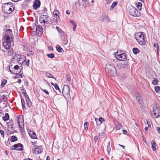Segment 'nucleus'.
Segmentation results:
<instances>
[{"mask_svg":"<svg viewBox=\"0 0 160 160\" xmlns=\"http://www.w3.org/2000/svg\"><path fill=\"white\" fill-rule=\"evenodd\" d=\"M18 125L20 128V131L21 132H23L24 129V124L23 119H22V120H21V121H20L19 120V118L18 120Z\"/></svg>","mask_w":160,"mask_h":160,"instance_id":"obj_14","label":"nucleus"},{"mask_svg":"<svg viewBox=\"0 0 160 160\" xmlns=\"http://www.w3.org/2000/svg\"><path fill=\"white\" fill-rule=\"evenodd\" d=\"M136 38L138 43L141 45H145L146 42L144 35L140 32L138 33L136 35Z\"/></svg>","mask_w":160,"mask_h":160,"instance_id":"obj_6","label":"nucleus"},{"mask_svg":"<svg viewBox=\"0 0 160 160\" xmlns=\"http://www.w3.org/2000/svg\"><path fill=\"white\" fill-rule=\"evenodd\" d=\"M21 70L20 69V71L18 72V71H15V70H14L13 71H12L10 69H9V71L11 72V73L12 74H13L14 75H17L19 74L20 72H21Z\"/></svg>","mask_w":160,"mask_h":160,"instance_id":"obj_31","label":"nucleus"},{"mask_svg":"<svg viewBox=\"0 0 160 160\" xmlns=\"http://www.w3.org/2000/svg\"><path fill=\"white\" fill-rule=\"evenodd\" d=\"M68 40L67 39H65V40H63V41H62V43L65 45L67 44L68 43Z\"/></svg>","mask_w":160,"mask_h":160,"instance_id":"obj_47","label":"nucleus"},{"mask_svg":"<svg viewBox=\"0 0 160 160\" xmlns=\"http://www.w3.org/2000/svg\"><path fill=\"white\" fill-rule=\"evenodd\" d=\"M154 47H157V51H158V49H159V46L158 45V43L156 44V43H155L154 44Z\"/></svg>","mask_w":160,"mask_h":160,"instance_id":"obj_53","label":"nucleus"},{"mask_svg":"<svg viewBox=\"0 0 160 160\" xmlns=\"http://www.w3.org/2000/svg\"><path fill=\"white\" fill-rule=\"evenodd\" d=\"M105 135V133L104 132L100 133L99 135V138H102L104 137Z\"/></svg>","mask_w":160,"mask_h":160,"instance_id":"obj_43","label":"nucleus"},{"mask_svg":"<svg viewBox=\"0 0 160 160\" xmlns=\"http://www.w3.org/2000/svg\"><path fill=\"white\" fill-rule=\"evenodd\" d=\"M59 13V12L56 10H55L53 12V14L55 17L57 19L59 18L58 14Z\"/></svg>","mask_w":160,"mask_h":160,"instance_id":"obj_23","label":"nucleus"},{"mask_svg":"<svg viewBox=\"0 0 160 160\" xmlns=\"http://www.w3.org/2000/svg\"><path fill=\"white\" fill-rule=\"evenodd\" d=\"M26 100L27 104L29 107H31L32 106V102L28 97L27 98H26Z\"/></svg>","mask_w":160,"mask_h":160,"instance_id":"obj_22","label":"nucleus"},{"mask_svg":"<svg viewBox=\"0 0 160 160\" xmlns=\"http://www.w3.org/2000/svg\"><path fill=\"white\" fill-rule=\"evenodd\" d=\"M89 123V122H86L84 123V127L85 130H87L88 128V124Z\"/></svg>","mask_w":160,"mask_h":160,"instance_id":"obj_44","label":"nucleus"},{"mask_svg":"<svg viewBox=\"0 0 160 160\" xmlns=\"http://www.w3.org/2000/svg\"><path fill=\"white\" fill-rule=\"evenodd\" d=\"M151 144L152 145V148L153 151H155L156 150V144L155 141L153 140H152L151 142Z\"/></svg>","mask_w":160,"mask_h":160,"instance_id":"obj_17","label":"nucleus"},{"mask_svg":"<svg viewBox=\"0 0 160 160\" xmlns=\"http://www.w3.org/2000/svg\"><path fill=\"white\" fill-rule=\"evenodd\" d=\"M51 84L52 85H53L54 86L55 88L57 90H58L59 91H60L59 87L57 83L54 84L53 82H52L51 83Z\"/></svg>","mask_w":160,"mask_h":160,"instance_id":"obj_30","label":"nucleus"},{"mask_svg":"<svg viewBox=\"0 0 160 160\" xmlns=\"http://www.w3.org/2000/svg\"><path fill=\"white\" fill-rule=\"evenodd\" d=\"M82 5L85 7H87L89 5L88 0H82Z\"/></svg>","mask_w":160,"mask_h":160,"instance_id":"obj_21","label":"nucleus"},{"mask_svg":"<svg viewBox=\"0 0 160 160\" xmlns=\"http://www.w3.org/2000/svg\"><path fill=\"white\" fill-rule=\"evenodd\" d=\"M105 70L109 77H113L116 75V69L114 65L111 63H109L106 65Z\"/></svg>","mask_w":160,"mask_h":160,"instance_id":"obj_2","label":"nucleus"},{"mask_svg":"<svg viewBox=\"0 0 160 160\" xmlns=\"http://www.w3.org/2000/svg\"><path fill=\"white\" fill-rule=\"evenodd\" d=\"M107 151L108 152V154H109L110 152L111 151V147H110V142H108V144L107 146Z\"/></svg>","mask_w":160,"mask_h":160,"instance_id":"obj_29","label":"nucleus"},{"mask_svg":"<svg viewBox=\"0 0 160 160\" xmlns=\"http://www.w3.org/2000/svg\"><path fill=\"white\" fill-rule=\"evenodd\" d=\"M154 88L155 90L157 93H158L160 92V87L159 86H156Z\"/></svg>","mask_w":160,"mask_h":160,"instance_id":"obj_38","label":"nucleus"},{"mask_svg":"<svg viewBox=\"0 0 160 160\" xmlns=\"http://www.w3.org/2000/svg\"><path fill=\"white\" fill-rule=\"evenodd\" d=\"M132 51L134 54H137L139 52L140 50L138 48H134L132 49Z\"/></svg>","mask_w":160,"mask_h":160,"instance_id":"obj_28","label":"nucleus"},{"mask_svg":"<svg viewBox=\"0 0 160 160\" xmlns=\"http://www.w3.org/2000/svg\"><path fill=\"white\" fill-rule=\"evenodd\" d=\"M11 149L13 150L22 151L23 149V145L20 143L15 144L11 147Z\"/></svg>","mask_w":160,"mask_h":160,"instance_id":"obj_8","label":"nucleus"},{"mask_svg":"<svg viewBox=\"0 0 160 160\" xmlns=\"http://www.w3.org/2000/svg\"><path fill=\"white\" fill-rule=\"evenodd\" d=\"M122 132H123V133L125 134H126V133H127V131L126 130H122Z\"/></svg>","mask_w":160,"mask_h":160,"instance_id":"obj_58","label":"nucleus"},{"mask_svg":"<svg viewBox=\"0 0 160 160\" xmlns=\"http://www.w3.org/2000/svg\"><path fill=\"white\" fill-rule=\"evenodd\" d=\"M24 92H22V93H23L24 94V95L25 97L26 98H26H27V97H28V94H27V93H26V92H25V90H24Z\"/></svg>","mask_w":160,"mask_h":160,"instance_id":"obj_51","label":"nucleus"},{"mask_svg":"<svg viewBox=\"0 0 160 160\" xmlns=\"http://www.w3.org/2000/svg\"><path fill=\"white\" fill-rule=\"evenodd\" d=\"M29 135L32 139H35L37 138V137L34 132H31L29 133Z\"/></svg>","mask_w":160,"mask_h":160,"instance_id":"obj_18","label":"nucleus"},{"mask_svg":"<svg viewBox=\"0 0 160 160\" xmlns=\"http://www.w3.org/2000/svg\"><path fill=\"white\" fill-rule=\"evenodd\" d=\"M12 6L13 4L11 2L4 3L2 6V10L5 13L10 14L14 9V8H13V10L12 9Z\"/></svg>","mask_w":160,"mask_h":160,"instance_id":"obj_4","label":"nucleus"},{"mask_svg":"<svg viewBox=\"0 0 160 160\" xmlns=\"http://www.w3.org/2000/svg\"><path fill=\"white\" fill-rule=\"evenodd\" d=\"M2 119L4 121H6L9 119V116L8 113H6L5 115L2 117Z\"/></svg>","mask_w":160,"mask_h":160,"instance_id":"obj_24","label":"nucleus"},{"mask_svg":"<svg viewBox=\"0 0 160 160\" xmlns=\"http://www.w3.org/2000/svg\"><path fill=\"white\" fill-rule=\"evenodd\" d=\"M147 124L148 125V126L149 127V126L150 125V122L149 121H147Z\"/></svg>","mask_w":160,"mask_h":160,"instance_id":"obj_61","label":"nucleus"},{"mask_svg":"<svg viewBox=\"0 0 160 160\" xmlns=\"http://www.w3.org/2000/svg\"><path fill=\"white\" fill-rule=\"evenodd\" d=\"M29 59H26V58L25 60L23 62V63H24V64L27 66H28L29 65Z\"/></svg>","mask_w":160,"mask_h":160,"instance_id":"obj_41","label":"nucleus"},{"mask_svg":"<svg viewBox=\"0 0 160 160\" xmlns=\"http://www.w3.org/2000/svg\"><path fill=\"white\" fill-rule=\"evenodd\" d=\"M46 76L48 78H54L55 80H56V78H55L53 75L50 73L48 72H46Z\"/></svg>","mask_w":160,"mask_h":160,"instance_id":"obj_25","label":"nucleus"},{"mask_svg":"<svg viewBox=\"0 0 160 160\" xmlns=\"http://www.w3.org/2000/svg\"><path fill=\"white\" fill-rule=\"evenodd\" d=\"M56 50L58 52H64V50L60 47V45H57L56 46Z\"/></svg>","mask_w":160,"mask_h":160,"instance_id":"obj_19","label":"nucleus"},{"mask_svg":"<svg viewBox=\"0 0 160 160\" xmlns=\"http://www.w3.org/2000/svg\"><path fill=\"white\" fill-rule=\"evenodd\" d=\"M94 139L95 142H96L97 140H98V137L97 136H95L94 137Z\"/></svg>","mask_w":160,"mask_h":160,"instance_id":"obj_55","label":"nucleus"},{"mask_svg":"<svg viewBox=\"0 0 160 160\" xmlns=\"http://www.w3.org/2000/svg\"><path fill=\"white\" fill-rule=\"evenodd\" d=\"M127 65L126 64H121L120 65V67L122 68H125L127 67Z\"/></svg>","mask_w":160,"mask_h":160,"instance_id":"obj_45","label":"nucleus"},{"mask_svg":"<svg viewBox=\"0 0 160 160\" xmlns=\"http://www.w3.org/2000/svg\"><path fill=\"white\" fill-rule=\"evenodd\" d=\"M56 28L61 35L64 36L63 32L58 27H56Z\"/></svg>","mask_w":160,"mask_h":160,"instance_id":"obj_33","label":"nucleus"},{"mask_svg":"<svg viewBox=\"0 0 160 160\" xmlns=\"http://www.w3.org/2000/svg\"><path fill=\"white\" fill-rule=\"evenodd\" d=\"M47 56L51 58H53L54 57V54L53 53L48 54L47 55Z\"/></svg>","mask_w":160,"mask_h":160,"instance_id":"obj_42","label":"nucleus"},{"mask_svg":"<svg viewBox=\"0 0 160 160\" xmlns=\"http://www.w3.org/2000/svg\"><path fill=\"white\" fill-rule=\"evenodd\" d=\"M8 55L9 56L12 55L14 53V51L12 49H9L8 51Z\"/></svg>","mask_w":160,"mask_h":160,"instance_id":"obj_37","label":"nucleus"},{"mask_svg":"<svg viewBox=\"0 0 160 160\" xmlns=\"http://www.w3.org/2000/svg\"><path fill=\"white\" fill-rule=\"evenodd\" d=\"M111 0H106V1L107 3L109 4L111 2Z\"/></svg>","mask_w":160,"mask_h":160,"instance_id":"obj_59","label":"nucleus"},{"mask_svg":"<svg viewBox=\"0 0 160 160\" xmlns=\"http://www.w3.org/2000/svg\"><path fill=\"white\" fill-rule=\"evenodd\" d=\"M61 38L62 40V41H63V40H65L66 39L64 37L62 36V35H61Z\"/></svg>","mask_w":160,"mask_h":160,"instance_id":"obj_57","label":"nucleus"},{"mask_svg":"<svg viewBox=\"0 0 160 160\" xmlns=\"http://www.w3.org/2000/svg\"><path fill=\"white\" fill-rule=\"evenodd\" d=\"M50 158L49 156H48L47 157L46 160H50Z\"/></svg>","mask_w":160,"mask_h":160,"instance_id":"obj_64","label":"nucleus"},{"mask_svg":"<svg viewBox=\"0 0 160 160\" xmlns=\"http://www.w3.org/2000/svg\"><path fill=\"white\" fill-rule=\"evenodd\" d=\"M116 57V58L120 61H124L126 60V54L125 53H123L118 54V52H117Z\"/></svg>","mask_w":160,"mask_h":160,"instance_id":"obj_9","label":"nucleus"},{"mask_svg":"<svg viewBox=\"0 0 160 160\" xmlns=\"http://www.w3.org/2000/svg\"><path fill=\"white\" fill-rule=\"evenodd\" d=\"M33 153L35 154H39L41 153L42 151L41 150V147H38L35 145L34 148L32 149Z\"/></svg>","mask_w":160,"mask_h":160,"instance_id":"obj_13","label":"nucleus"},{"mask_svg":"<svg viewBox=\"0 0 160 160\" xmlns=\"http://www.w3.org/2000/svg\"><path fill=\"white\" fill-rule=\"evenodd\" d=\"M136 5H137V7L140 10H141L142 8V4L141 2H137L136 3Z\"/></svg>","mask_w":160,"mask_h":160,"instance_id":"obj_34","label":"nucleus"},{"mask_svg":"<svg viewBox=\"0 0 160 160\" xmlns=\"http://www.w3.org/2000/svg\"><path fill=\"white\" fill-rule=\"evenodd\" d=\"M21 80L20 79H18V80L17 81V82L18 83H21Z\"/></svg>","mask_w":160,"mask_h":160,"instance_id":"obj_62","label":"nucleus"},{"mask_svg":"<svg viewBox=\"0 0 160 160\" xmlns=\"http://www.w3.org/2000/svg\"><path fill=\"white\" fill-rule=\"evenodd\" d=\"M35 27L36 28H37L38 30L41 31H42L43 30V28L40 25H38L37 27L35 24Z\"/></svg>","mask_w":160,"mask_h":160,"instance_id":"obj_39","label":"nucleus"},{"mask_svg":"<svg viewBox=\"0 0 160 160\" xmlns=\"http://www.w3.org/2000/svg\"><path fill=\"white\" fill-rule=\"evenodd\" d=\"M137 99L138 102L139 104H142L143 102L142 99L141 98V97L139 96H138L136 97Z\"/></svg>","mask_w":160,"mask_h":160,"instance_id":"obj_26","label":"nucleus"},{"mask_svg":"<svg viewBox=\"0 0 160 160\" xmlns=\"http://www.w3.org/2000/svg\"><path fill=\"white\" fill-rule=\"evenodd\" d=\"M118 4V2H114L112 3L111 8H110V10H112L114 8V7H115Z\"/></svg>","mask_w":160,"mask_h":160,"instance_id":"obj_32","label":"nucleus"},{"mask_svg":"<svg viewBox=\"0 0 160 160\" xmlns=\"http://www.w3.org/2000/svg\"><path fill=\"white\" fill-rule=\"evenodd\" d=\"M48 16L47 14L45 15H42L40 17L39 22L40 23L45 25V23L47 22V20L46 21L48 18Z\"/></svg>","mask_w":160,"mask_h":160,"instance_id":"obj_10","label":"nucleus"},{"mask_svg":"<svg viewBox=\"0 0 160 160\" xmlns=\"http://www.w3.org/2000/svg\"><path fill=\"white\" fill-rule=\"evenodd\" d=\"M7 80L3 79L2 80L1 86L2 87H3L7 83Z\"/></svg>","mask_w":160,"mask_h":160,"instance_id":"obj_36","label":"nucleus"},{"mask_svg":"<svg viewBox=\"0 0 160 160\" xmlns=\"http://www.w3.org/2000/svg\"><path fill=\"white\" fill-rule=\"evenodd\" d=\"M13 57L12 60L11 62V64L15 63V62L17 63L18 62L21 64L25 60L26 57L22 55L17 54L16 53Z\"/></svg>","mask_w":160,"mask_h":160,"instance_id":"obj_3","label":"nucleus"},{"mask_svg":"<svg viewBox=\"0 0 160 160\" xmlns=\"http://www.w3.org/2000/svg\"><path fill=\"white\" fill-rule=\"evenodd\" d=\"M128 11L129 13L133 16L138 17L140 15V13L137 8L132 6L128 7Z\"/></svg>","mask_w":160,"mask_h":160,"instance_id":"obj_5","label":"nucleus"},{"mask_svg":"<svg viewBox=\"0 0 160 160\" xmlns=\"http://www.w3.org/2000/svg\"><path fill=\"white\" fill-rule=\"evenodd\" d=\"M14 69L16 70H18V69H20L18 65H15L14 67Z\"/></svg>","mask_w":160,"mask_h":160,"instance_id":"obj_52","label":"nucleus"},{"mask_svg":"<svg viewBox=\"0 0 160 160\" xmlns=\"http://www.w3.org/2000/svg\"><path fill=\"white\" fill-rule=\"evenodd\" d=\"M105 17L106 16H102L101 18L100 19L101 21H102L105 18Z\"/></svg>","mask_w":160,"mask_h":160,"instance_id":"obj_56","label":"nucleus"},{"mask_svg":"<svg viewBox=\"0 0 160 160\" xmlns=\"http://www.w3.org/2000/svg\"><path fill=\"white\" fill-rule=\"evenodd\" d=\"M152 115L156 118H157L160 116V110L157 105H154L153 107Z\"/></svg>","mask_w":160,"mask_h":160,"instance_id":"obj_7","label":"nucleus"},{"mask_svg":"<svg viewBox=\"0 0 160 160\" xmlns=\"http://www.w3.org/2000/svg\"><path fill=\"white\" fill-rule=\"evenodd\" d=\"M35 30H36L35 31H33V32H36V34L38 36H41L43 32L42 31H41L38 30L37 28H36Z\"/></svg>","mask_w":160,"mask_h":160,"instance_id":"obj_20","label":"nucleus"},{"mask_svg":"<svg viewBox=\"0 0 160 160\" xmlns=\"http://www.w3.org/2000/svg\"><path fill=\"white\" fill-rule=\"evenodd\" d=\"M42 90L45 93L47 94H48L49 93L48 91L46 89H42L41 88Z\"/></svg>","mask_w":160,"mask_h":160,"instance_id":"obj_50","label":"nucleus"},{"mask_svg":"<svg viewBox=\"0 0 160 160\" xmlns=\"http://www.w3.org/2000/svg\"><path fill=\"white\" fill-rule=\"evenodd\" d=\"M158 82V80L156 78H155L154 80L152 81V83L154 85H157Z\"/></svg>","mask_w":160,"mask_h":160,"instance_id":"obj_40","label":"nucleus"},{"mask_svg":"<svg viewBox=\"0 0 160 160\" xmlns=\"http://www.w3.org/2000/svg\"><path fill=\"white\" fill-rule=\"evenodd\" d=\"M7 123L8 128L10 129H11L12 130L14 129L13 126V122L11 120L8 122H7Z\"/></svg>","mask_w":160,"mask_h":160,"instance_id":"obj_16","label":"nucleus"},{"mask_svg":"<svg viewBox=\"0 0 160 160\" xmlns=\"http://www.w3.org/2000/svg\"><path fill=\"white\" fill-rule=\"evenodd\" d=\"M66 13L67 14H70V12L68 10H67L66 11Z\"/></svg>","mask_w":160,"mask_h":160,"instance_id":"obj_60","label":"nucleus"},{"mask_svg":"<svg viewBox=\"0 0 160 160\" xmlns=\"http://www.w3.org/2000/svg\"><path fill=\"white\" fill-rule=\"evenodd\" d=\"M70 22L73 26H77L76 23L73 21L71 20Z\"/></svg>","mask_w":160,"mask_h":160,"instance_id":"obj_49","label":"nucleus"},{"mask_svg":"<svg viewBox=\"0 0 160 160\" xmlns=\"http://www.w3.org/2000/svg\"><path fill=\"white\" fill-rule=\"evenodd\" d=\"M21 100L22 105V109L23 110L26 109L25 102L24 101V99L22 98H21Z\"/></svg>","mask_w":160,"mask_h":160,"instance_id":"obj_35","label":"nucleus"},{"mask_svg":"<svg viewBox=\"0 0 160 160\" xmlns=\"http://www.w3.org/2000/svg\"><path fill=\"white\" fill-rule=\"evenodd\" d=\"M156 129L158 132L160 133V127H157Z\"/></svg>","mask_w":160,"mask_h":160,"instance_id":"obj_54","label":"nucleus"},{"mask_svg":"<svg viewBox=\"0 0 160 160\" xmlns=\"http://www.w3.org/2000/svg\"><path fill=\"white\" fill-rule=\"evenodd\" d=\"M2 39L4 42L2 48L7 51L10 49L14 45V36L11 29H7L3 32Z\"/></svg>","mask_w":160,"mask_h":160,"instance_id":"obj_1","label":"nucleus"},{"mask_svg":"<svg viewBox=\"0 0 160 160\" xmlns=\"http://www.w3.org/2000/svg\"><path fill=\"white\" fill-rule=\"evenodd\" d=\"M0 133L1 134V135L2 136V137L3 138H4V132L2 130H0Z\"/></svg>","mask_w":160,"mask_h":160,"instance_id":"obj_48","label":"nucleus"},{"mask_svg":"<svg viewBox=\"0 0 160 160\" xmlns=\"http://www.w3.org/2000/svg\"><path fill=\"white\" fill-rule=\"evenodd\" d=\"M104 121L103 118L101 117L99 118H96L95 119V121L96 123V128H98L101 124Z\"/></svg>","mask_w":160,"mask_h":160,"instance_id":"obj_11","label":"nucleus"},{"mask_svg":"<svg viewBox=\"0 0 160 160\" xmlns=\"http://www.w3.org/2000/svg\"><path fill=\"white\" fill-rule=\"evenodd\" d=\"M67 79L68 82L71 81V78L70 76L69 75H67Z\"/></svg>","mask_w":160,"mask_h":160,"instance_id":"obj_46","label":"nucleus"},{"mask_svg":"<svg viewBox=\"0 0 160 160\" xmlns=\"http://www.w3.org/2000/svg\"><path fill=\"white\" fill-rule=\"evenodd\" d=\"M10 141L11 142H14L18 140L17 138L15 136H12L10 139Z\"/></svg>","mask_w":160,"mask_h":160,"instance_id":"obj_27","label":"nucleus"},{"mask_svg":"<svg viewBox=\"0 0 160 160\" xmlns=\"http://www.w3.org/2000/svg\"><path fill=\"white\" fill-rule=\"evenodd\" d=\"M40 4L41 2L39 0H35L34 2L33 5V8L35 10H37L40 7Z\"/></svg>","mask_w":160,"mask_h":160,"instance_id":"obj_15","label":"nucleus"},{"mask_svg":"<svg viewBox=\"0 0 160 160\" xmlns=\"http://www.w3.org/2000/svg\"><path fill=\"white\" fill-rule=\"evenodd\" d=\"M14 132V131H9L8 132L10 134H12Z\"/></svg>","mask_w":160,"mask_h":160,"instance_id":"obj_63","label":"nucleus"},{"mask_svg":"<svg viewBox=\"0 0 160 160\" xmlns=\"http://www.w3.org/2000/svg\"><path fill=\"white\" fill-rule=\"evenodd\" d=\"M62 92L63 94L67 95H69V87L68 85L64 86L62 90Z\"/></svg>","mask_w":160,"mask_h":160,"instance_id":"obj_12","label":"nucleus"}]
</instances>
